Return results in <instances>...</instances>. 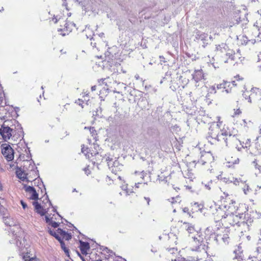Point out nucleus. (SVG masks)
<instances>
[{"instance_id":"obj_1","label":"nucleus","mask_w":261,"mask_h":261,"mask_svg":"<svg viewBox=\"0 0 261 261\" xmlns=\"http://www.w3.org/2000/svg\"><path fill=\"white\" fill-rule=\"evenodd\" d=\"M223 194L221 200L224 207L217 210V216L221 218L220 220L225 224L232 226L238 225L240 223L243 214H240L237 212L238 208L235 205L236 201L232 193L224 192Z\"/></svg>"},{"instance_id":"obj_2","label":"nucleus","mask_w":261,"mask_h":261,"mask_svg":"<svg viewBox=\"0 0 261 261\" xmlns=\"http://www.w3.org/2000/svg\"><path fill=\"white\" fill-rule=\"evenodd\" d=\"M197 154L198 157L199 156V154H200V159L193 160L187 163V166L190 170H192L196 167L199 168L202 165L211 164L214 160V158L210 152H198Z\"/></svg>"},{"instance_id":"obj_3","label":"nucleus","mask_w":261,"mask_h":261,"mask_svg":"<svg viewBox=\"0 0 261 261\" xmlns=\"http://www.w3.org/2000/svg\"><path fill=\"white\" fill-rule=\"evenodd\" d=\"M192 240L191 246L192 250L201 251L205 250V245L204 244V239L202 233H197L196 236H192Z\"/></svg>"},{"instance_id":"obj_4","label":"nucleus","mask_w":261,"mask_h":261,"mask_svg":"<svg viewBox=\"0 0 261 261\" xmlns=\"http://www.w3.org/2000/svg\"><path fill=\"white\" fill-rule=\"evenodd\" d=\"M223 122L219 121L217 126H211L208 129V139H211L210 141L221 142L222 139L220 137V127L222 126Z\"/></svg>"},{"instance_id":"obj_5","label":"nucleus","mask_w":261,"mask_h":261,"mask_svg":"<svg viewBox=\"0 0 261 261\" xmlns=\"http://www.w3.org/2000/svg\"><path fill=\"white\" fill-rule=\"evenodd\" d=\"M245 98L250 103L255 101H261V88L253 87L250 91V93L245 92L244 93Z\"/></svg>"},{"instance_id":"obj_6","label":"nucleus","mask_w":261,"mask_h":261,"mask_svg":"<svg viewBox=\"0 0 261 261\" xmlns=\"http://www.w3.org/2000/svg\"><path fill=\"white\" fill-rule=\"evenodd\" d=\"M242 110L240 107H237L233 109L231 117L233 119V123L237 125H240L241 126H246L247 122L245 119H242Z\"/></svg>"},{"instance_id":"obj_7","label":"nucleus","mask_w":261,"mask_h":261,"mask_svg":"<svg viewBox=\"0 0 261 261\" xmlns=\"http://www.w3.org/2000/svg\"><path fill=\"white\" fill-rule=\"evenodd\" d=\"M16 174L17 177L23 181H27V182H32L35 180L38 177V174L35 170H31L28 173H24L21 170L16 171Z\"/></svg>"},{"instance_id":"obj_8","label":"nucleus","mask_w":261,"mask_h":261,"mask_svg":"<svg viewBox=\"0 0 261 261\" xmlns=\"http://www.w3.org/2000/svg\"><path fill=\"white\" fill-rule=\"evenodd\" d=\"M49 233L51 235L54 236L60 242V243L61 242H63V241L64 240L68 241L71 238V233H67L61 228H58L56 231H53L50 230Z\"/></svg>"},{"instance_id":"obj_9","label":"nucleus","mask_w":261,"mask_h":261,"mask_svg":"<svg viewBox=\"0 0 261 261\" xmlns=\"http://www.w3.org/2000/svg\"><path fill=\"white\" fill-rule=\"evenodd\" d=\"M2 153L8 161L13 160L14 150L9 145L3 144L2 145Z\"/></svg>"},{"instance_id":"obj_10","label":"nucleus","mask_w":261,"mask_h":261,"mask_svg":"<svg viewBox=\"0 0 261 261\" xmlns=\"http://www.w3.org/2000/svg\"><path fill=\"white\" fill-rule=\"evenodd\" d=\"M146 177H147V174L144 172L136 173L135 175V180L136 181L135 184V190H136V189L139 188L141 186H144L146 184Z\"/></svg>"},{"instance_id":"obj_11","label":"nucleus","mask_w":261,"mask_h":261,"mask_svg":"<svg viewBox=\"0 0 261 261\" xmlns=\"http://www.w3.org/2000/svg\"><path fill=\"white\" fill-rule=\"evenodd\" d=\"M220 137L222 139V142L224 143L225 145H227V139L231 136V132L227 126L223 125L222 128H220Z\"/></svg>"},{"instance_id":"obj_12","label":"nucleus","mask_w":261,"mask_h":261,"mask_svg":"<svg viewBox=\"0 0 261 261\" xmlns=\"http://www.w3.org/2000/svg\"><path fill=\"white\" fill-rule=\"evenodd\" d=\"M99 252L101 259L107 261L110 260L111 259H113L114 252L107 247L101 248Z\"/></svg>"},{"instance_id":"obj_13","label":"nucleus","mask_w":261,"mask_h":261,"mask_svg":"<svg viewBox=\"0 0 261 261\" xmlns=\"http://www.w3.org/2000/svg\"><path fill=\"white\" fill-rule=\"evenodd\" d=\"M13 129L9 126L2 125L0 128V134L5 141L10 139L12 136Z\"/></svg>"},{"instance_id":"obj_14","label":"nucleus","mask_w":261,"mask_h":261,"mask_svg":"<svg viewBox=\"0 0 261 261\" xmlns=\"http://www.w3.org/2000/svg\"><path fill=\"white\" fill-rule=\"evenodd\" d=\"M24 189L27 193L28 198L36 201L38 199V194L36 191L31 186H24Z\"/></svg>"},{"instance_id":"obj_15","label":"nucleus","mask_w":261,"mask_h":261,"mask_svg":"<svg viewBox=\"0 0 261 261\" xmlns=\"http://www.w3.org/2000/svg\"><path fill=\"white\" fill-rule=\"evenodd\" d=\"M58 29V31L61 32L62 36L68 35L72 31V24L68 22H65L64 26Z\"/></svg>"},{"instance_id":"obj_16","label":"nucleus","mask_w":261,"mask_h":261,"mask_svg":"<svg viewBox=\"0 0 261 261\" xmlns=\"http://www.w3.org/2000/svg\"><path fill=\"white\" fill-rule=\"evenodd\" d=\"M224 84L225 92L227 93L231 92L238 86L236 81L227 82L224 81Z\"/></svg>"},{"instance_id":"obj_17","label":"nucleus","mask_w":261,"mask_h":261,"mask_svg":"<svg viewBox=\"0 0 261 261\" xmlns=\"http://www.w3.org/2000/svg\"><path fill=\"white\" fill-rule=\"evenodd\" d=\"M58 216L57 215H53L52 217L50 215H46L45 216V220L46 223H47L49 225H51L52 227L54 228H57L59 226V223L56 222L54 219H56V217Z\"/></svg>"},{"instance_id":"obj_18","label":"nucleus","mask_w":261,"mask_h":261,"mask_svg":"<svg viewBox=\"0 0 261 261\" xmlns=\"http://www.w3.org/2000/svg\"><path fill=\"white\" fill-rule=\"evenodd\" d=\"M79 248L82 254L83 255H86L88 254V252L90 250L89 243L88 242L80 241Z\"/></svg>"},{"instance_id":"obj_19","label":"nucleus","mask_w":261,"mask_h":261,"mask_svg":"<svg viewBox=\"0 0 261 261\" xmlns=\"http://www.w3.org/2000/svg\"><path fill=\"white\" fill-rule=\"evenodd\" d=\"M193 79L196 82L202 80L204 79V73L202 70H197L194 71L193 74Z\"/></svg>"},{"instance_id":"obj_20","label":"nucleus","mask_w":261,"mask_h":261,"mask_svg":"<svg viewBox=\"0 0 261 261\" xmlns=\"http://www.w3.org/2000/svg\"><path fill=\"white\" fill-rule=\"evenodd\" d=\"M184 224H187L188 226L187 228V231L189 233V237L192 238V236H196L197 233H201V232L196 230L194 225L191 224L184 223Z\"/></svg>"},{"instance_id":"obj_21","label":"nucleus","mask_w":261,"mask_h":261,"mask_svg":"<svg viewBox=\"0 0 261 261\" xmlns=\"http://www.w3.org/2000/svg\"><path fill=\"white\" fill-rule=\"evenodd\" d=\"M89 258L90 261H98L100 260L101 258L99 251L96 250H93L90 253Z\"/></svg>"},{"instance_id":"obj_22","label":"nucleus","mask_w":261,"mask_h":261,"mask_svg":"<svg viewBox=\"0 0 261 261\" xmlns=\"http://www.w3.org/2000/svg\"><path fill=\"white\" fill-rule=\"evenodd\" d=\"M203 206L200 204H198V203H194L193 204H191V212L192 213H195L199 212H201Z\"/></svg>"},{"instance_id":"obj_23","label":"nucleus","mask_w":261,"mask_h":261,"mask_svg":"<svg viewBox=\"0 0 261 261\" xmlns=\"http://www.w3.org/2000/svg\"><path fill=\"white\" fill-rule=\"evenodd\" d=\"M33 205L35 206V210L37 213L40 214L41 216H43L45 213V210L39 204L38 202L34 201L33 202Z\"/></svg>"},{"instance_id":"obj_24","label":"nucleus","mask_w":261,"mask_h":261,"mask_svg":"<svg viewBox=\"0 0 261 261\" xmlns=\"http://www.w3.org/2000/svg\"><path fill=\"white\" fill-rule=\"evenodd\" d=\"M124 188L123 190L125 191V193L127 195H130L133 193H136L137 192V190H135V187H133L132 186H129L128 185H126L124 186Z\"/></svg>"},{"instance_id":"obj_25","label":"nucleus","mask_w":261,"mask_h":261,"mask_svg":"<svg viewBox=\"0 0 261 261\" xmlns=\"http://www.w3.org/2000/svg\"><path fill=\"white\" fill-rule=\"evenodd\" d=\"M253 163L255 168L261 172V157H257Z\"/></svg>"},{"instance_id":"obj_26","label":"nucleus","mask_w":261,"mask_h":261,"mask_svg":"<svg viewBox=\"0 0 261 261\" xmlns=\"http://www.w3.org/2000/svg\"><path fill=\"white\" fill-rule=\"evenodd\" d=\"M168 200L172 203V204H180L181 202V198L180 196L178 195L175 197H171V198H169Z\"/></svg>"},{"instance_id":"obj_27","label":"nucleus","mask_w":261,"mask_h":261,"mask_svg":"<svg viewBox=\"0 0 261 261\" xmlns=\"http://www.w3.org/2000/svg\"><path fill=\"white\" fill-rule=\"evenodd\" d=\"M3 220L5 224L8 226H11L13 225V221L12 219L8 216L3 217Z\"/></svg>"},{"instance_id":"obj_28","label":"nucleus","mask_w":261,"mask_h":261,"mask_svg":"<svg viewBox=\"0 0 261 261\" xmlns=\"http://www.w3.org/2000/svg\"><path fill=\"white\" fill-rule=\"evenodd\" d=\"M61 246L62 249L64 250L65 254L68 256H69V252L68 249L65 246V244L63 242H61Z\"/></svg>"},{"instance_id":"obj_29","label":"nucleus","mask_w":261,"mask_h":261,"mask_svg":"<svg viewBox=\"0 0 261 261\" xmlns=\"http://www.w3.org/2000/svg\"><path fill=\"white\" fill-rule=\"evenodd\" d=\"M226 55L227 56H228V58L226 60H224V61L225 63H228L229 62V61L233 60V57H234L233 55H234L232 54V51H230L229 53H227Z\"/></svg>"},{"instance_id":"obj_30","label":"nucleus","mask_w":261,"mask_h":261,"mask_svg":"<svg viewBox=\"0 0 261 261\" xmlns=\"http://www.w3.org/2000/svg\"><path fill=\"white\" fill-rule=\"evenodd\" d=\"M30 255V253L27 252L23 254L22 255V258L24 261H30L31 259V258Z\"/></svg>"},{"instance_id":"obj_31","label":"nucleus","mask_w":261,"mask_h":261,"mask_svg":"<svg viewBox=\"0 0 261 261\" xmlns=\"http://www.w3.org/2000/svg\"><path fill=\"white\" fill-rule=\"evenodd\" d=\"M159 179L162 181H167L168 176H165L164 173L162 172L160 175H158Z\"/></svg>"},{"instance_id":"obj_32","label":"nucleus","mask_w":261,"mask_h":261,"mask_svg":"<svg viewBox=\"0 0 261 261\" xmlns=\"http://www.w3.org/2000/svg\"><path fill=\"white\" fill-rule=\"evenodd\" d=\"M217 89L220 90L221 92H225L224 81L221 83L217 84Z\"/></svg>"},{"instance_id":"obj_33","label":"nucleus","mask_w":261,"mask_h":261,"mask_svg":"<svg viewBox=\"0 0 261 261\" xmlns=\"http://www.w3.org/2000/svg\"><path fill=\"white\" fill-rule=\"evenodd\" d=\"M233 18L234 19V20L236 21V22L235 23L236 24H239L242 21V20L241 19V17L239 16V14L236 15Z\"/></svg>"},{"instance_id":"obj_34","label":"nucleus","mask_w":261,"mask_h":261,"mask_svg":"<svg viewBox=\"0 0 261 261\" xmlns=\"http://www.w3.org/2000/svg\"><path fill=\"white\" fill-rule=\"evenodd\" d=\"M169 253L170 254L176 253H177V249L175 248H172L171 249H170L169 250Z\"/></svg>"},{"instance_id":"obj_35","label":"nucleus","mask_w":261,"mask_h":261,"mask_svg":"<svg viewBox=\"0 0 261 261\" xmlns=\"http://www.w3.org/2000/svg\"><path fill=\"white\" fill-rule=\"evenodd\" d=\"M75 102L77 105L81 106L82 108H83V104L84 103L83 100H82L80 99H79Z\"/></svg>"},{"instance_id":"obj_36","label":"nucleus","mask_w":261,"mask_h":261,"mask_svg":"<svg viewBox=\"0 0 261 261\" xmlns=\"http://www.w3.org/2000/svg\"><path fill=\"white\" fill-rule=\"evenodd\" d=\"M172 261H189L188 259H186L184 257H178L177 259H175L174 260L171 259Z\"/></svg>"},{"instance_id":"obj_37","label":"nucleus","mask_w":261,"mask_h":261,"mask_svg":"<svg viewBox=\"0 0 261 261\" xmlns=\"http://www.w3.org/2000/svg\"><path fill=\"white\" fill-rule=\"evenodd\" d=\"M20 203H21V204L22 207L24 209H25L26 207H27V204L23 200H21Z\"/></svg>"},{"instance_id":"obj_38","label":"nucleus","mask_w":261,"mask_h":261,"mask_svg":"<svg viewBox=\"0 0 261 261\" xmlns=\"http://www.w3.org/2000/svg\"><path fill=\"white\" fill-rule=\"evenodd\" d=\"M88 149V148L87 147L85 148L84 145H83V146L82 148V152L83 153H85V152H87V151Z\"/></svg>"},{"instance_id":"obj_39","label":"nucleus","mask_w":261,"mask_h":261,"mask_svg":"<svg viewBox=\"0 0 261 261\" xmlns=\"http://www.w3.org/2000/svg\"><path fill=\"white\" fill-rule=\"evenodd\" d=\"M84 170L85 171V173L88 175L90 173V171L88 167L85 168Z\"/></svg>"},{"instance_id":"obj_40","label":"nucleus","mask_w":261,"mask_h":261,"mask_svg":"<svg viewBox=\"0 0 261 261\" xmlns=\"http://www.w3.org/2000/svg\"><path fill=\"white\" fill-rule=\"evenodd\" d=\"M189 209L188 207H185L182 209V211L184 212L185 213H187L188 214H190V212H189Z\"/></svg>"},{"instance_id":"obj_41","label":"nucleus","mask_w":261,"mask_h":261,"mask_svg":"<svg viewBox=\"0 0 261 261\" xmlns=\"http://www.w3.org/2000/svg\"><path fill=\"white\" fill-rule=\"evenodd\" d=\"M30 261H39V259L36 257H32Z\"/></svg>"},{"instance_id":"obj_42","label":"nucleus","mask_w":261,"mask_h":261,"mask_svg":"<svg viewBox=\"0 0 261 261\" xmlns=\"http://www.w3.org/2000/svg\"><path fill=\"white\" fill-rule=\"evenodd\" d=\"M96 86H92V87H91V90L92 91H95L96 90Z\"/></svg>"},{"instance_id":"obj_43","label":"nucleus","mask_w":261,"mask_h":261,"mask_svg":"<svg viewBox=\"0 0 261 261\" xmlns=\"http://www.w3.org/2000/svg\"><path fill=\"white\" fill-rule=\"evenodd\" d=\"M111 179L110 178V177H108H108L106 178V181H109V182H110V184H111V182H110V181H111Z\"/></svg>"},{"instance_id":"obj_44","label":"nucleus","mask_w":261,"mask_h":261,"mask_svg":"<svg viewBox=\"0 0 261 261\" xmlns=\"http://www.w3.org/2000/svg\"><path fill=\"white\" fill-rule=\"evenodd\" d=\"M258 56L259 58H260V57H261V53L259 54ZM257 62H260V65H259V66H261V60L260 61L259 59Z\"/></svg>"},{"instance_id":"obj_45","label":"nucleus","mask_w":261,"mask_h":261,"mask_svg":"<svg viewBox=\"0 0 261 261\" xmlns=\"http://www.w3.org/2000/svg\"><path fill=\"white\" fill-rule=\"evenodd\" d=\"M259 133L261 134V124L259 126Z\"/></svg>"},{"instance_id":"obj_46","label":"nucleus","mask_w":261,"mask_h":261,"mask_svg":"<svg viewBox=\"0 0 261 261\" xmlns=\"http://www.w3.org/2000/svg\"><path fill=\"white\" fill-rule=\"evenodd\" d=\"M77 253H78V255L80 256V257H81L83 260H84L83 257L81 256V255L79 252H77Z\"/></svg>"},{"instance_id":"obj_47","label":"nucleus","mask_w":261,"mask_h":261,"mask_svg":"<svg viewBox=\"0 0 261 261\" xmlns=\"http://www.w3.org/2000/svg\"><path fill=\"white\" fill-rule=\"evenodd\" d=\"M29 175L30 176V177H31H31H34V175L33 174H29Z\"/></svg>"}]
</instances>
